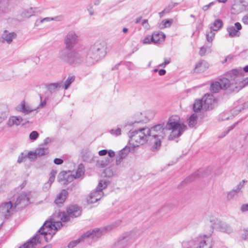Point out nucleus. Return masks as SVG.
I'll use <instances>...</instances> for the list:
<instances>
[{
  "instance_id": "7c9ffc66",
  "label": "nucleus",
  "mask_w": 248,
  "mask_h": 248,
  "mask_svg": "<svg viewBox=\"0 0 248 248\" xmlns=\"http://www.w3.org/2000/svg\"><path fill=\"white\" fill-rule=\"evenodd\" d=\"M16 36V34L14 32L7 33V31L5 30L4 33L2 35V39L6 41L8 43H10L13 39Z\"/></svg>"
},
{
  "instance_id": "69168bd1",
  "label": "nucleus",
  "mask_w": 248,
  "mask_h": 248,
  "mask_svg": "<svg viewBox=\"0 0 248 248\" xmlns=\"http://www.w3.org/2000/svg\"><path fill=\"white\" fill-rule=\"evenodd\" d=\"M108 153V150L107 149H103L100 150L98 152V154L100 156H104L106 155Z\"/></svg>"
},
{
  "instance_id": "2eb2a0df",
  "label": "nucleus",
  "mask_w": 248,
  "mask_h": 248,
  "mask_svg": "<svg viewBox=\"0 0 248 248\" xmlns=\"http://www.w3.org/2000/svg\"><path fill=\"white\" fill-rule=\"evenodd\" d=\"M14 6L12 0H0V13H8Z\"/></svg>"
},
{
  "instance_id": "f03ea898",
  "label": "nucleus",
  "mask_w": 248,
  "mask_h": 248,
  "mask_svg": "<svg viewBox=\"0 0 248 248\" xmlns=\"http://www.w3.org/2000/svg\"><path fill=\"white\" fill-rule=\"evenodd\" d=\"M29 202V195L25 193H22L18 195L14 203L11 201L2 202L0 205V215L5 219H8L13 214V211L16 207L22 209Z\"/></svg>"
},
{
  "instance_id": "8fccbe9b",
  "label": "nucleus",
  "mask_w": 248,
  "mask_h": 248,
  "mask_svg": "<svg viewBox=\"0 0 248 248\" xmlns=\"http://www.w3.org/2000/svg\"><path fill=\"white\" fill-rule=\"evenodd\" d=\"M163 27L162 28L170 27L172 24L171 19H165L162 21Z\"/></svg>"
},
{
  "instance_id": "bf43d9fd",
  "label": "nucleus",
  "mask_w": 248,
  "mask_h": 248,
  "mask_svg": "<svg viewBox=\"0 0 248 248\" xmlns=\"http://www.w3.org/2000/svg\"><path fill=\"white\" fill-rule=\"evenodd\" d=\"M123 159H124V158L123 157L120 155H119L118 156H117L116 159V165H117V166L121 164V163L122 162Z\"/></svg>"
},
{
  "instance_id": "9d476101",
  "label": "nucleus",
  "mask_w": 248,
  "mask_h": 248,
  "mask_svg": "<svg viewBox=\"0 0 248 248\" xmlns=\"http://www.w3.org/2000/svg\"><path fill=\"white\" fill-rule=\"evenodd\" d=\"M211 222L212 223V227L213 228L218 229L220 231L230 233L232 232V229L226 223L222 222L217 219H215L211 220Z\"/></svg>"
},
{
  "instance_id": "603ef678",
  "label": "nucleus",
  "mask_w": 248,
  "mask_h": 248,
  "mask_svg": "<svg viewBox=\"0 0 248 248\" xmlns=\"http://www.w3.org/2000/svg\"><path fill=\"white\" fill-rule=\"evenodd\" d=\"M246 183H247V181L244 180L240 182L236 186V188L235 189L239 192Z\"/></svg>"
},
{
  "instance_id": "2f4dec72",
  "label": "nucleus",
  "mask_w": 248,
  "mask_h": 248,
  "mask_svg": "<svg viewBox=\"0 0 248 248\" xmlns=\"http://www.w3.org/2000/svg\"><path fill=\"white\" fill-rule=\"evenodd\" d=\"M69 174L66 171H61L58 175L57 180L59 182H62L64 181V183L65 184L68 181V177Z\"/></svg>"
},
{
  "instance_id": "4c0bfd02",
  "label": "nucleus",
  "mask_w": 248,
  "mask_h": 248,
  "mask_svg": "<svg viewBox=\"0 0 248 248\" xmlns=\"http://www.w3.org/2000/svg\"><path fill=\"white\" fill-rule=\"evenodd\" d=\"M130 152V147L126 145L123 149L120 151L119 155H120L123 157L125 158L129 153Z\"/></svg>"
},
{
  "instance_id": "4468645a",
  "label": "nucleus",
  "mask_w": 248,
  "mask_h": 248,
  "mask_svg": "<svg viewBox=\"0 0 248 248\" xmlns=\"http://www.w3.org/2000/svg\"><path fill=\"white\" fill-rule=\"evenodd\" d=\"M242 25L239 22H236L234 25L229 26L227 28L229 36L231 37H239L240 35V31L242 29Z\"/></svg>"
},
{
  "instance_id": "a878e982",
  "label": "nucleus",
  "mask_w": 248,
  "mask_h": 248,
  "mask_svg": "<svg viewBox=\"0 0 248 248\" xmlns=\"http://www.w3.org/2000/svg\"><path fill=\"white\" fill-rule=\"evenodd\" d=\"M202 108L203 109V103L202 98L196 100L193 105V111L195 112H198Z\"/></svg>"
},
{
  "instance_id": "338daca9",
  "label": "nucleus",
  "mask_w": 248,
  "mask_h": 248,
  "mask_svg": "<svg viewBox=\"0 0 248 248\" xmlns=\"http://www.w3.org/2000/svg\"><path fill=\"white\" fill-rule=\"evenodd\" d=\"M241 210L242 212H245V211H248V203L243 204L241 206Z\"/></svg>"
},
{
  "instance_id": "37998d69",
  "label": "nucleus",
  "mask_w": 248,
  "mask_h": 248,
  "mask_svg": "<svg viewBox=\"0 0 248 248\" xmlns=\"http://www.w3.org/2000/svg\"><path fill=\"white\" fill-rule=\"evenodd\" d=\"M39 137V133L36 131H32L29 135L30 139L31 140H35Z\"/></svg>"
},
{
  "instance_id": "774afa93",
  "label": "nucleus",
  "mask_w": 248,
  "mask_h": 248,
  "mask_svg": "<svg viewBox=\"0 0 248 248\" xmlns=\"http://www.w3.org/2000/svg\"><path fill=\"white\" fill-rule=\"evenodd\" d=\"M242 21L244 24L248 25V14L243 17Z\"/></svg>"
},
{
  "instance_id": "b1692460",
  "label": "nucleus",
  "mask_w": 248,
  "mask_h": 248,
  "mask_svg": "<svg viewBox=\"0 0 248 248\" xmlns=\"http://www.w3.org/2000/svg\"><path fill=\"white\" fill-rule=\"evenodd\" d=\"M82 158L84 161L91 162L93 157V155L89 149H83L81 152Z\"/></svg>"
},
{
  "instance_id": "4be33fe9",
  "label": "nucleus",
  "mask_w": 248,
  "mask_h": 248,
  "mask_svg": "<svg viewBox=\"0 0 248 248\" xmlns=\"http://www.w3.org/2000/svg\"><path fill=\"white\" fill-rule=\"evenodd\" d=\"M128 237L124 236L119 239L113 246L112 248H125L127 245Z\"/></svg>"
},
{
  "instance_id": "a19ab883",
  "label": "nucleus",
  "mask_w": 248,
  "mask_h": 248,
  "mask_svg": "<svg viewBox=\"0 0 248 248\" xmlns=\"http://www.w3.org/2000/svg\"><path fill=\"white\" fill-rule=\"evenodd\" d=\"M212 247V244H207V241L203 240L199 243V246L196 248H211Z\"/></svg>"
},
{
  "instance_id": "79ce46f5",
  "label": "nucleus",
  "mask_w": 248,
  "mask_h": 248,
  "mask_svg": "<svg viewBox=\"0 0 248 248\" xmlns=\"http://www.w3.org/2000/svg\"><path fill=\"white\" fill-rule=\"evenodd\" d=\"M213 31H214L211 29L210 31L206 34V39L208 42H212L214 38L215 33Z\"/></svg>"
},
{
  "instance_id": "58836bf2",
  "label": "nucleus",
  "mask_w": 248,
  "mask_h": 248,
  "mask_svg": "<svg viewBox=\"0 0 248 248\" xmlns=\"http://www.w3.org/2000/svg\"><path fill=\"white\" fill-rule=\"evenodd\" d=\"M75 77L74 76H72L68 77L64 84V88L65 90H67L72 83L75 80Z\"/></svg>"
},
{
  "instance_id": "f704fd0d",
  "label": "nucleus",
  "mask_w": 248,
  "mask_h": 248,
  "mask_svg": "<svg viewBox=\"0 0 248 248\" xmlns=\"http://www.w3.org/2000/svg\"><path fill=\"white\" fill-rule=\"evenodd\" d=\"M85 172V168L83 164L80 163L78 166V168L76 171V174L74 176L75 178L78 179L84 175Z\"/></svg>"
},
{
  "instance_id": "4d7b16f0",
  "label": "nucleus",
  "mask_w": 248,
  "mask_h": 248,
  "mask_svg": "<svg viewBox=\"0 0 248 248\" xmlns=\"http://www.w3.org/2000/svg\"><path fill=\"white\" fill-rule=\"evenodd\" d=\"M26 157V154L21 153L18 157L17 162H18L19 163L22 162L23 161H24V159Z\"/></svg>"
},
{
  "instance_id": "a18cd8bd",
  "label": "nucleus",
  "mask_w": 248,
  "mask_h": 248,
  "mask_svg": "<svg viewBox=\"0 0 248 248\" xmlns=\"http://www.w3.org/2000/svg\"><path fill=\"white\" fill-rule=\"evenodd\" d=\"M248 108V101L245 102L241 105L237 107L235 109L238 112H240L242 110Z\"/></svg>"
},
{
  "instance_id": "c03bdc74",
  "label": "nucleus",
  "mask_w": 248,
  "mask_h": 248,
  "mask_svg": "<svg viewBox=\"0 0 248 248\" xmlns=\"http://www.w3.org/2000/svg\"><path fill=\"white\" fill-rule=\"evenodd\" d=\"M178 4L177 2H171L164 9L167 13H169L175 6Z\"/></svg>"
},
{
  "instance_id": "c756f323",
  "label": "nucleus",
  "mask_w": 248,
  "mask_h": 248,
  "mask_svg": "<svg viewBox=\"0 0 248 248\" xmlns=\"http://www.w3.org/2000/svg\"><path fill=\"white\" fill-rule=\"evenodd\" d=\"M36 8H30L25 10L21 14V16L24 18H29L32 16H33L35 13L37 12Z\"/></svg>"
},
{
  "instance_id": "6e6d98bb",
  "label": "nucleus",
  "mask_w": 248,
  "mask_h": 248,
  "mask_svg": "<svg viewBox=\"0 0 248 248\" xmlns=\"http://www.w3.org/2000/svg\"><path fill=\"white\" fill-rule=\"evenodd\" d=\"M53 19V18L46 17V18H44L40 20V21L39 20H37L35 22V25L37 26L39 25V23H43L45 21H50L51 20H52Z\"/></svg>"
},
{
  "instance_id": "5fc2aeb1",
  "label": "nucleus",
  "mask_w": 248,
  "mask_h": 248,
  "mask_svg": "<svg viewBox=\"0 0 248 248\" xmlns=\"http://www.w3.org/2000/svg\"><path fill=\"white\" fill-rule=\"evenodd\" d=\"M39 96L40 99L41 100V102L39 107L40 108H44L46 105V100H47L48 98L46 97H45V99L43 101H42V96L41 95V94H39Z\"/></svg>"
},
{
  "instance_id": "0eeeda50",
  "label": "nucleus",
  "mask_w": 248,
  "mask_h": 248,
  "mask_svg": "<svg viewBox=\"0 0 248 248\" xmlns=\"http://www.w3.org/2000/svg\"><path fill=\"white\" fill-rule=\"evenodd\" d=\"M128 137L130 139L128 142L133 148L139 146L138 143L143 145L146 141H149L146 128H139L135 130L130 129L128 132Z\"/></svg>"
},
{
  "instance_id": "cd10ccee",
  "label": "nucleus",
  "mask_w": 248,
  "mask_h": 248,
  "mask_svg": "<svg viewBox=\"0 0 248 248\" xmlns=\"http://www.w3.org/2000/svg\"><path fill=\"white\" fill-rule=\"evenodd\" d=\"M108 181L104 180H101L99 181L98 185L96 188L95 192H98V194L103 195V190L106 188L108 186Z\"/></svg>"
},
{
  "instance_id": "f257e3e1",
  "label": "nucleus",
  "mask_w": 248,
  "mask_h": 248,
  "mask_svg": "<svg viewBox=\"0 0 248 248\" xmlns=\"http://www.w3.org/2000/svg\"><path fill=\"white\" fill-rule=\"evenodd\" d=\"M78 41V37L74 31H71L68 32L64 40L65 47L59 52V57L62 61L70 65L83 62L81 55H85V53L81 52V50L72 51Z\"/></svg>"
},
{
  "instance_id": "6ab92c4d",
  "label": "nucleus",
  "mask_w": 248,
  "mask_h": 248,
  "mask_svg": "<svg viewBox=\"0 0 248 248\" xmlns=\"http://www.w3.org/2000/svg\"><path fill=\"white\" fill-rule=\"evenodd\" d=\"M102 196V194H98V192H93L90 193L89 196L87 199V202L88 204L95 203L100 200Z\"/></svg>"
},
{
  "instance_id": "412c9836",
  "label": "nucleus",
  "mask_w": 248,
  "mask_h": 248,
  "mask_svg": "<svg viewBox=\"0 0 248 248\" xmlns=\"http://www.w3.org/2000/svg\"><path fill=\"white\" fill-rule=\"evenodd\" d=\"M208 67V63L204 60H200L196 65L194 68L195 73H201L203 72Z\"/></svg>"
},
{
  "instance_id": "de8ad7c7",
  "label": "nucleus",
  "mask_w": 248,
  "mask_h": 248,
  "mask_svg": "<svg viewBox=\"0 0 248 248\" xmlns=\"http://www.w3.org/2000/svg\"><path fill=\"white\" fill-rule=\"evenodd\" d=\"M27 157H28L31 159H34L36 158L37 156L36 151L34 152L30 151L27 154H26Z\"/></svg>"
},
{
  "instance_id": "3c124183",
  "label": "nucleus",
  "mask_w": 248,
  "mask_h": 248,
  "mask_svg": "<svg viewBox=\"0 0 248 248\" xmlns=\"http://www.w3.org/2000/svg\"><path fill=\"white\" fill-rule=\"evenodd\" d=\"M104 174L105 176L108 177H110L113 174V172L112 171L111 169L109 168H106L104 170Z\"/></svg>"
},
{
  "instance_id": "09e8293b",
  "label": "nucleus",
  "mask_w": 248,
  "mask_h": 248,
  "mask_svg": "<svg viewBox=\"0 0 248 248\" xmlns=\"http://www.w3.org/2000/svg\"><path fill=\"white\" fill-rule=\"evenodd\" d=\"M109 132L112 135L119 136L121 134V129L120 128H118L116 129H112L109 131Z\"/></svg>"
},
{
  "instance_id": "dca6fc26",
  "label": "nucleus",
  "mask_w": 248,
  "mask_h": 248,
  "mask_svg": "<svg viewBox=\"0 0 248 248\" xmlns=\"http://www.w3.org/2000/svg\"><path fill=\"white\" fill-rule=\"evenodd\" d=\"M68 195V192L66 189L62 190L57 195L54 201V203L59 207L62 206Z\"/></svg>"
},
{
  "instance_id": "7ed1b4c3",
  "label": "nucleus",
  "mask_w": 248,
  "mask_h": 248,
  "mask_svg": "<svg viewBox=\"0 0 248 248\" xmlns=\"http://www.w3.org/2000/svg\"><path fill=\"white\" fill-rule=\"evenodd\" d=\"M106 44L104 41H98L92 45L88 51L86 50H81L84 52L85 55H81L83 58V62L88 65H92L100 59L103 57L106 53Z\"/></svg>"
},
{
  "instance_id": "ea45409f",
  "label": "nucleus",
  "mask_w": 248,
  "mask_h": 248,
  "mask_svg": "<svg viewBox=\"0 0 248 248\" xmlns=\"http://www.w3.org/2000/svg\"><path fill=\"white\" fill-rule=\"evenodd\" d=\"M37 156H41L44 155L48 153L47 148H39L35 150Z\"/></svg>"
},
{
  "instance_id": "e2e57ef3",
  "label": "nucleus",
  "mask_w": 248,
  "mask_h": 248,
  "mask_svg": "<svg viewBox=\"0 0 248 248\" xmlns=\"http://www.w3.org/2000/svg\"><path fill=\"white\" fill-rule=\"evenodd\" d=\"M54 163L56 165H61L63 163V160L59 158H56L54 160Z\"/></svg>"
},
{
  "instance_id": "aec40b11",
  "label": "nucleus",
  "mask_w": 248,
  "mask_h": 248,
  "mask_svg": "<svg viewBox=\"0 0 248 248\" xmlns=\"http://www.w3.org/2000/svg\"><path fill=\"white\" fill-rule=\"evenodd\" d=\"M202 172L203 170H198L197 171L192 174L190 176L187 177L183 182H182V185L189 183L200 177L201 176H202Z\"/></svg>"
},
{
  "instance_id": "9b49d317",
  "label": "nucleus",
  "mask_w": 248,
  "mask_h": 248,
  "mask_svg": "<svg viewBox=\"0 0 248 248\" xmlns=\"http://www.w3.org/2000/svg\"><path fill=\"white\" fill-rule=\"evenodd\" d=\"M228 83L226 84L225 90L228 89L230 92H238L242 88L241 79H236L233 81L232 78H227Z\"/></svg>"
},
{
  "instance_id": "f3484780",
  "label": "nucleus",
  "mask_w": 248,
  "mask_h": 248,
  "mask_svg": "<svg viewBox=\"0 0 248 248\" xmlns=\"http://www.w3.org/2000/svg\"><path fill=\"white\" fill-rule=\"evenodd\" d=\"M40 236L37 233L31 238L29 239L27 242L20 246L19 248H32L34 247L38 243L40 244L39 240Z\"/></svg>"
},
{
  "instance_id": "49530a36",
  "label": "nucleus",
  "mask_w": 248,
  "mask_h": 248,
  "mask_svg": "<svg viewBox=\"0 0 248 248\" xmlns=\"http://www.w3.org/2000/svg\"><path fill=\"white\" fill-rule=\"evenodd\" d=\"M238 193L235 189H233L228 193L227 199L230 200Z\"/></svg>"
},
{
  "instance_id": "c85d7f7f",
  "label": "nucleus",
  "mask_w": 248,
  "mask_h": 248,
  "mask_svg": "<svg viewBox=\"0 0 248 248\" xmlns=\"http://www.w3.org/2000/svg\"><path fill=\"white\" fill-rule=\"evenodd\" d=\"M17 109L25 114H28L34 111L33 109H31L29 106H26L24 102L22 103L20 105H19L17 107Z\"/></svg>"
},
{
  "instance_id": "20e7f679",
  "label": "nucleus",
  "mask_w": 248,
  "mask_h": 248,
  "mask_svg": "<svg viewBox=\"0 0 248 248\" xmlns=\"http://www.w3.org/2000/svg\"><path fill=\"white\" fill-rule=\"evenodd\" d=\"M147 136L151 143L153 144L151 150L155 152L160 149L161 145V140L166 136V127L164 123L159 124L151 127L146 128Z\"/></svg>"
},
{
  "instance_id": "5701e85b",
  "label": "nucleus",
  "mask_w": 248,
  "mask_h": 248,
  "mask_svg": "<svg viewBox=\"0 0 248 248\" xmlns=\"http://www.w3.org/2000/svg\"><path fill=\"white\" fill-rule=\"evenodd\" d=\"M22 121V118L19 116H11L7 121V124L9 127H12L14 125L18 126L21 124Z\"/></svg>"
},
{
  "instance_id": "1a4fd4ad",
  "label": "nucleus",
  "mask_w": 248,
  "mask_h": 248,
  "mask_svg": "<svg viewBox=\"0 0 248 248\" xmlns=\"http://www.w3.org/2000/svg\"><path fill=\"white\" fill-rule=\"evenodd\" d=\"M103 231V230L97 228L88 231L82 234L78 239L70 242L67 247L68 248H73L85 238L90 237L92 239L98 238L101 236Z\"/></svg>"
},
{
  "instance_id": "680f3d73",
  "label": "nucleus",
  "mask_w": 248,
  "mask_h": 248,
  "mask_svg": "<svg viewBox=\"0 0 248 248\" xmlns=\"http://www.w3.org/2000/svg\"><path fill=\"white\" fill-rule=\"evenodd\" d=\"M51 184L47 182L45 184L44 186L43 187V189L44 191L46 192L51 187Z\"/></svg>"
},
{
  "instance_id": "39448f33",
  "label": "nucleus",
  "mask_w": 248,
  "mask_h": 248,
  "mask_svg": "<svg viewBox=\"0 0 248 248\" xmlns=\"http://www.w3.org/2000/svg\"><path fill=\"white\" fill-rule=\"evenodd\" d=\"M56 217H57V214L55 212L52 215L51 220H46L37 232L39 235H44V238L47 242L52 239L56 232L62 226L61 221H55Z\"/></svg>"
},
{
  "instance_id": "a211bd4d",
  "label": "nucleus",
  "mask_w": 248,
  "mask_h": 248,
  "mask_svg": "<svg viewBox=\"0 0 248 248\" xmlns=\"http://www.w3.org/2000/svg\"><path fill=\"white\" fill-rule=\"evenodd\" d=\"M165 38V34L162 31H155L151 35V39L153 40V43L155 44H160Z\"/></svg>"
},
{
  "instance_id": "423d86ee",
  "label": "nucleus",
  "mask_w": 248,
  "mask_h": 248,
  "mask_svg": "<svg viewBox=\"0 0 248 248\" xmlns=\"http://www.w3.org/2000/svg\"><path fill=\"white\" fill-rule=\"evenodd\" d=\"M166 131L171 130L169 140H173L178 138L186 129V126L180 122V119L177 116H171L165 125Z\"/></svg>"
},
{
  "instance_id": "393cba45",
  "label": "nucleus",
  "mask_w": 248,
  "mask_h": 248,
  "mask_svg": "<svg viewBox=\"0 0 248 248\" xmlns=\"http://www.w3.org/2000/svg\"><path fill=\"white\" fill-rule=\"evenodd\" d=\"M9 115L8 108L7 106H0V123L7 118Z\"/></svg>"
},
{
  "instance_id": "c9c22d12",
  "label": "nucleus",
  "mask_w": 248,
  "mask_h": 248,
  "mask_svg": "<svg viewBox=\"0 0 248 248\" xmlns=\"http://www.w3.org/2000/svg\"><path fill=\"white\" fill-rule=\"evenodd\" d=\"M197 115L193 113L190 115L187 120L188 126L190 128L193 127L197 124Z\"/></svg>"
},
{
  "instance_id": "864d4df0",
  "label": "nucleus",
  "mask_w": 248,
  "mask_h": 248,
  "mask_svg": "<svg viewBox=\"0 0 248 248\" xmlns=\"http://www.w3.org/2000/svg\"><path fill=\"white\" fill-rule=\"evenodd\" d=\"M153 43V40L151 39V36H146L143 40V43L144 44H149Z\"/></svg>"
},
{
  "instance_id": "0e129e2a",
  "label": "nucleus",
  "mask_w": 248,
  "mask_h": 248,
  "mask_svg": "<svg viewBox=\"0 0 248 248\" xmlns=\"http://www.w3.org/2000/svg\"><path fill=\"white\" fill-rule=\"evenodd\" d=\"M206 51V49L204 46L201 47L199 51V54L202 56L205 55Z\"/></svg>"
},
{
  "instance_id": "ddd939ff",
  "label": "nucleus",
  "mask_w": 248,
  "mask_h": 248,
  "mask_svg": "<svg viewBox=\"0 0 248 248\" xmlns=\"http://www.w3.org/2000/svg\"><path fill=\"white\" fill-rule=\"evenodd\" d=\"M202 99L203 103V110L207 111L213 108L216 100L212 94L206 93L202 98Z\"/></svg>"
},
{
  "instance_id": "6e6552de",
  "label": "nucleus",
  "mask_w": 248,
  "mask_h": 248,
  "mask_svg": "<svg viewBox=\"0 0 248 248\" xmlns=\"http://www.w3.org/2000/svg\"><path fill=\"white\" fill-rule=\"evenodd\" d=\"M82 208L77 205H70L66 207V212L56 211L58 219H60L63 222H68L70 218L78 217L81 215Z\"/></svg>"
},
{
  "instance_id": "e433bc0d",
  "label": "nucleus",
  "mask_w": 248,
  "mask_h": 248,
  "mask_svg": "<svg viewBox=\"0 0 248 248\" xmlns=\"http://www.w3.org/2000/svg\"><path fill=\"white\" fill-rule=\"evenodd\" d=\"M240 74V70L237 69H232L231 72L229 74L231 78H232L233 81H235L236 79H241L239 75Z\"/></svg>"
},
{
  "instance_id": "13d9d810",
  "label": "nucleus",
  "mask_w": 248,
  "mask_h": 248,
  "mask_svg": "<svg viewBox=\"0 0 248 248\" xmlns=\"http://www.w3.org/2000/svg\"><path fill=\"white\" fill-rule=\"evenodd\" d=\"M170 59H164V62L162 63H161L158 65V67H165L166 65L170 63Z\"/></svg>"
},
{
  "instance_id": "bb28decb",
  "label": "nucleus",
  "mask_w": 248,
  "mask_h": 248,
  "mask_svg": "<svg viewBox=\"0 0 248 248\" xmlns=\"http://www.w3.org/2000/svg\"><path fill=\"white\" fill-rule=\"evenodd\" d=\"M223 25V22L220 19H216L210 27V29L213 31H217L220 30Z\"/></svg>"
},
{
  "instance_id": "72a5a7b5",
  "label": "nucleus",
  "mask_w": 248,
  "mask_h": 248,
  "mask_svg": "<svg viewBox=\"0 0 248 248\" xmlns=\"http://www.w3.org/2000/svg\"><path fill=\"white\" fill-rule=\"evenodd\" d=\"M111 161V159L108 158V157H107L104 159L97 160L96 162V166L99 168H105L108 165Z\"/></svg>"
},
{
  "instance_id": "473e14b6",
  "label": "nucleus",
  "mask_w": 248,
  "mask_h": 248,
  "mask_svg": "<svg viewBox=\"0 0 248 248\" xmlns=\"http://www.w3.org/2000/svg\"><path fill=\"white\" fill-rule=\"evenodd\" d=\"M62 83L61 82L53 83L47 85L46 88L47 90L51 93H54L55 90L62 87Z\"/></svg>"
},
{
  "instance_id": "f8f14e48",
  "label": "nucleus",
  "mask_w": 248,
  "mask_h": 248,
  "mask_svg": "<svg viewBox=\"0 0 248 248\" xmlns=\"http://www.w3.org/2000/svg\"><path fill=\"white\" fill-rule=\"evenodd\" d=\"M227 83V78H220L218 81H215L211 84L210 90L213 93H217L221 89L225 90Z\"/></svg>"
},
{
  "instance_id": "052dcab7",
  "label": "nucleus",
  "mask_w": 248,
  "mask_h": 248,
  "mask_svg": "<svg viewBox=\"0 0 248 248\" xmlns=\"http://www.w3.org/2000/svg\"><path fill=\"white\" fill-rule=\"evenodd\" d=\"M214 4V2H211L210 3H209L207 5H204L202 7V9L204 11H207L209 8L212 5H213Z\"/></svg>"
}]
</instances>
